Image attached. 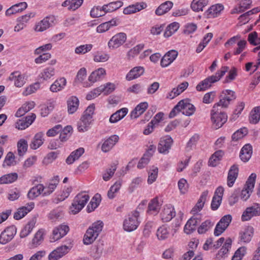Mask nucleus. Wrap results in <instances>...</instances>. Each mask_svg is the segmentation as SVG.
<instances>
[{"instance_id": "25", "label": "nucleus", "mask_w": 260, "mask_h": 260, "mask_svg": "<svg viewBox=\"0 0 260 260\" xmlns=\"http://www.w3.org/2000/svg\"><path fill=\"white\" fill-rule=\"evenodd\" d=\"M106 70L102 68L92 72L88 77V80L91 83H94L101 79H102L106 75Z\"/></svg>"}, {"instance_id": "59", "label": "nucleus", "mask_w": 260, "mask_h": 260, "mask_svg": "<svg viewBox=\"0 0 260 260\" xmlns=\"http://www.w3.org/2000/svg\"><path fill=\"white\" fill-rule=\"evenodd\" d=\"M103 86H100L96 88L93 89L92 91L89 92L86 95V99L87 100H90L94 99L99 95L102 92H103Z\"/></svg>"}, {"instance_id": "58", "label": "nucleus", "mask_w": 260, "mask_h": 260, "mask_svg": "<svg viewBox=\"0 0 260 260\" xmlns=\"http://www.w3.org/2000/svg\"><path fill=\"white\" fill-rule=\"evenodd\" d=\"M246 248L242 246L238 248L233 256L232 260H242L246 253Z\"/></svg>"}, {"instance_id": "30", "label": "nucleus", "mask_w": 260, "mask_h": 260, "mask_svg": "<svg viewBox=\"0 0 260 260\" xmlns=\"http://www.w3.org/2000/svg\"><path fill=\"white\" fill-rule=\"evenodd\" d=\"M224 9L221 4H216L211 6L206 12V15L209 18L217 17Z\"/></svg>"}, {"instance_id": "43", "label": "nucleus", "mask_w": 260, "mask_h": 260, "mask_svg": "<svg viewBox=\"0 0 260 260\" xmlns=\"http://www.w3.org/2000/svg\"><path fill=\"white\" fill-rule=\"evenodd\" d=\"M260 119V106L254 108L251 111L249 120L252 124L257 123Z\"/></svg>"}, {"instance_id": "11", "label": "nucleus", "mask_w": 260, "mask_h": 260, "mask_svg": "<svg viewBox=\"0 0 260 260\" xmlns=\"http://www.w3.org/2000/svg\"><path fill=\"white\" fill-rule=\"evenodd\" d=\"M17 229L14 225L7 227L0 235V243L6 244L10 242L16 235Z\"/></svg>"}, {"instance_id": "55", "label": "nucleus", "mask_w": 260, "mask_h": 260, "mask_svg": "<svg viewBox=\"0 0 260 260\" xmlns=\"http://www.w3.org/2000/svg\"><path fill=\"white\" fill-rule=\"evenodd\" d=\"M27 142L24 139H21L17 143L18 152L20 156H23L27 149Z\"/></svg>"}, {"instance_id": "38", "label": "nucleus", "mask_w": 260, "mask_h": 260, "mask_svg": "<svg viewBox=\"0 0 260 260\" xmlns=\"http://www.w3.org/2000/svg\"><path fill=\"white\" fill-rule=\"evenodd\" d=\"M84 152L83 148H79L73 151L66 159V162L69 164H73L76 160L78 159Z\"/></svg>"}, {"instance_id": "22", "label": "nucleus", "mask_w": 260, "mask_h": 260, "mask_svg": "<svg viewBox=\"0 0 260 260\" xmlns=\"http://www.w3.org/2000/svg\"><path fill=\"white\" fill-rule=\"evenodd\" d=\"M9 79L13 81L14 85L18 87L22 86L25 82L24 76L18 71L12 73Z\"/></svg>"}, {"instance_id": "3", "label": "nucleus", "mask_w": 260, "mask_h": 260, "mask_svg": "<svg viewBox=\"0 0 260 260\" xmlns=\"http://www.w3.org/2000/svg\"><path fill=\"white\" fill-rule=\"evenodd\" d=\"M95 107L93 104L89 105L84 112L80 120L78 123V130L80 132L87 131L92 121V115Z\"/></svg>"}, {"instance_id": "35", "label": "nucleus", "mask_w": 260, "mask_h": 260, "mask_svg": "<svg viewBox=\"0 0 260 260\" xmlns=\"http://www.w3.org/2000/svg\"><path fill=\"white\" fill-rule=\"evenodd\" d=\"M67 83L66 79L64 78H60L56 81L51 85L50 89L52 92H56L64 88Z\"/></svg>"}, {"instance_id": "8", "label": "nucleus", "mask_w": 260, "mask_h": 260, "mask_svg": "<svg viewBox=\"0 0 260 260\" xmlns=\"http://www.w3.org/2000/svg\"><path fill=\"white\" fill-rule=\"evenodd\" d=\"M256 175L252 173L248 177L245 186V188L241 191V198L243 201H246L250 197V192L254 188Z\"/></svg>"}, {"instance_id": "48", "label": "nucleus", "mask_w": 260, "mask_h": 260, "mask_svg": "<svg viewBox=\"0 0 260 260\" xmlns=\"http://www.w3.org/2000/svg\"><path fill=\"white\" fill-rule=\"evenodd\" d=\"M50 17H47L38 23L35 27V30L37 31H43L48 28L50 26L49 22Z\"/></svg>"}, {"instance_id": "40", "label": "nucleus", "mask_w": 260, "mask_h": 260, "mask_svg": "<svg viewBox=\"0 0 260 260\" xmlns=\"http://www.w3.org/2000/svg\"><path fill=\"white\" fill-rule=\"evenodd\" d=\"M116 25V20L112 19L110 21L100 24L96 28V31L99 33H103L108 30L111 27Z\"/></svg>"}, {"instance_id": "53", "label": "nucleus", "mask_w": 260, "mask_h": 260, "mask_svg": "<svg viewBox=\"0 0 260 260\" xmlns=\"http://www.w3.org/2000/svg\"><path fill=\"white\" fill-rule=\"evenodd\" d=\"M35 223L34 221L29 222L22 230L20 233L21 238H23L27 236L32 231L35 226Z\"/></svg>"}, {"instance_id": "45", "label": "nucleus", "mask_w": 260, "mask_h": 260, "mask_svg": "<svg viewBox=\"0 0 260 260\" xmlns=\"http://www.w3.org/2000/svg\"><path fill=\"white\" fill-rule=\"evenodd\" d=\"M253 235L252 228L245 229L240 233V239L241 242L248 243L251 240Z\"/></svg>"}, {"instance_id": "41", "label": "nucleus", "mask_w": 260, "mask_h": 260, "mask_svg": "<svg viewBox=\"0 0 260 260\" xmlns=\"http://www.w3.org/2000/svg\"><path fill=\"white\" fill-rule=\"evenodd\" d=\"M208 0H193L191 8L194 11H203V8L208 4Z\"/></svg>"}, {"instance_id": "20", "label": "nucleus", "mask_w": 260, "mask_h": 260, "mask_svg": "<svg viewBox=\"0 0 260 260\" xmlns=\"http://www.w3.org/2000/svg\"><path fill=\"white\" fill-rule=\"evenodd\" d=\"M160 215L163 222H168L175 216V211L172 207L166 206L164 207Z\"/></svg>"}, {"instance_id": "36", "label": "nucleus", "mask_w": 260, "mask_h": 260, "mask_svg": "<svg viewBox=\"0 0 260 260\" xmlns=\"http://www.w3.org/2000/svg\"><path fill=\"white\" fill-rule=\"evenodd\" d=\"M44 189L45 187L43 184H38L30 189L27 193V197L29 199L33 200L39 196Z\"/></svg>"}, {"instance_id": "42", "label": "nucleus", "mask_w": 260, "mask_h": 260, "mask_svg": "<svg viewBox=\"0 0 260 260\" xmlns=\"http://www.w3.org/2000/svg\"><path fill=\"white\" fill-rule=\"evenodd\" d=\"M35 106V103L33 102H28L24 104L21 108H20L15 114L16 117H21L26 113L29 111Z\"/></svg>"}, {"instance_id": "18", "label": "nucleus", "mask_w": 260, "mask_h": 260, "mask_svg": "<svg viewBox=\"0 0 260 260\" xmlns=\"http://www.w3.org/2000/svg\"><path fill=\"white\" fill-rule=\"evenodd\" d=\"M208 194V191L207 190H205L202 192L198 202L191 211V213L193 215L198 214V213L202 209L206 201Z\"/></svg>"}, {"instance_id": "6", "label": "nucleus", "mask_w": 260, "mask_h": 260, "mask_svg": "<svg viewBox=\"0 0 260 260\" xmlns=\"http://www.w3.org/2000/svg\"><path fill=\"white\" fill-rule=\"evenodd\" d=\"M139 212L135 210L128 214L127 218L123 222V229L127 232H132L135 230L139 225L138 218L139 216Z\"/></svg>"}, {"instance_id": "1", "label": "nucleus", "mask_w": 260, "mask_h": 260, "mask_svg": "<svg viewBox=\"0 0 260 260\" xmlns=\"http://www.w3.org/2000/svg\"><path fill=\"white\" fill-rule=\"evenodd\" d=\"M229 68L222 67L220 71H218L215 75H212L200 82L196 86L198 91H203L211 86L212 83L219 81L228 71Z\"/></svg>"}, {"instance_id": "7", "label": "nucleus", "mask_w": 260, "mask_h": 260, "mask_svg": "<svg viewBox=\"0 0 260 260\" xmlns=\"http://www.w3.org/2000/svg\"><path fill=\"white\" fill-rule=\"evenodd\" d=\"M236 98V95L234 91L229 89L225 90L222 92L219 102L214 105L222 108H227L230 102L235 100Z\"/></svg>"}, {"instance_id": "10", "label": "nucleus", "mask_w": 260, "mask_h": 260, "mask_svg": "<svg viewBox=\"0 0 260 260\" xmlns=\"http://www.w3.org/2000/svg\"><path fill=\"white\" fill-rule=\"evenodd\" d=\"M126 40V35L124 32H119L109 40L108 45L110 49H116L123 44Z\"/></svg>"}, {"instance_id": "12", "label": "nucleus", "mask_w": 260, "mask_h": 260, "mask_svg": "<svg viewBox=\"0 0 260 260\" xmlns=\"http://www.w3.org/2000/svg\"><path fill=\"white\" fill-rule=\"evenodd\" d=\"M201 214L193 215L187 222L184 228V232L190 234L196 230L197 224L201 221Z\"/></svg>"}, {"instance_id": "24", "label": "nucleus", "mask_w": 260, "mask_h": 260, "mask_svg": "<svg viewBox=\"0 0 260 260\" xmlns=\"http://www.w3.org/2000/svg\"><path fill=\"white\" fill-rule=\"evenodd\" d=\"M146 7V3L144 2L137 3L135 4L129 5L123 10L124 14H131L140 11Z\"/></svg>"}, {"instance_id": "60", "label": "nucleus", "mask_w": 260, "mask_h": 260, "mask_svg": "<svg viewBox=\"0 0 260 260\" xmlns=\"http://www.w3.org/2000/svg\"><path fill=\"white\" fill-rule=\"evenodd\" d=\"M158 173V168L153 166L150 171L149 172V176L148 178V183L149 184L152 183L156 179Z\"/></svg>"}, {"instance_id": "17", "label": "nucleus", "mask_w": 260, "mask_h": 260, "mask_svg": "<svg viewBox=\"0 0 260 260\" xmlns=\"http://www.w3.org/2000/svg\"><path fill=\"white\" fill-rule=\"evenodd\" d=\"M182 102L180 107L181 110L182 111L183 114L188 116L192 115L196 110L195 107L190 104L187 100H182L179 102Z\"/></svg>"}, {"instance_id": "44", "label": "nucleus", "mask_w": 260, "mask_h": 260, "mask_svg": "<svg viewBox=\"0 0 260 260\" xmlns=\"http://www.w3.org/2000/svg\"><path fill=\"white\" fill-rule=\"evenodd\" d=\"M18 178L16 173H12L3 175L0 177V184H9L15 181Z\"/></svg>"}, {"instance_id": "37", "label": "nucleus", "mask_w": 260, "mask_h": 260, "mask_svg": "<svg viewBox=\"0 0 260 260\" xmlns=\"http://www.w3.org/2000/svg\"><path fill=\"white\" fill-rule=\"evenodd\" d=\"M223 154V151L221 150L215 152L209 158V165L212 167H216L219 164Z\"/></svg>"}, {"instance_id": "62", "label": "nucleus", "mask_w": 260, "mask_h": 260, "mask_svg": "<svg viewBox=\"0 0 260 260\" xmlns=\"http://www.w3.org/2000/svg\"><path fill=\"white\" fill-rule=\"evenodd\" d=\"M237 76V70L236 68L233 67L229 72L228 75L225 77L224 83H229L234 80Z\"/></svg>"}, {"instance_id": "56", "label": "nucleus", "mask_w": 260, "mask_h": 260, "mask_svg": "<svg viewBox=\"0 0 260 260\" xmlns=\"http://www.w3.org/2000/svg\"><path fill=\"white\" fill-rule=\"evenodd\" d=\"M248 133V131L246 128L243 127L237 131L235 132L232 137L233 141H238L239 139L242 138L244 136L246 135Z\"/></svg>"}, {"instance_id": "28", "label": "nucleus", "mask_w": 260, "mask_h": 260, "mask_svg": "<svg viewBox=\"0 0 260 260\" xmlns=\"http://www.w3.org/2000/svg\"><path fill=\"white\" fill-rule=\"evenodd\" d=\"M232 243V241L231 238L226 240L222 248L216 254V258L218 260H221L228 253L229 249L231 248Z\"/></svg>"}, {"instance_id": "39", "label": "nucleus", "mask_w": 260, "mask_h": 260, "mask_svg": "<svg viewBox=\"0 0 260 260\" xmlns=\"http://www.w3.org/2000/svg\"><path fill=\"white\" fill-rule=\"evenodd\" d=\"M79 101L76 96H71L68 101V111L70 114H73L77 110Z\"/></svg>"}, {"instance_id": "32", "label": "nucleus", "mask_w": 260, "mask_h": 260, "mask_svg": "<svg viewBox=\"0 0 260 260\" xmlns=\"http://www.w3.org/2000/svg\"><path fill=\"white\" fill-rule=\"evenodd\" d=\"M128 109L126 108H122L111 115L109 122L112 123H116L122 119L127 113Z\"/></svg>"}, {"instance_id": "33", "label": "nucleus", "mask_w": 260, "mask_h": 260, "mask_svg": "<svg viewBox=\"0 0 260 260\" xmlns=\"http://www.w3.org/2000/svg\"><path fill=\"white\" fill-rule=\"evenodd\" d=\"M43 136L44 134L42 132L37 133L30 144V148L36 150L40 147L44 143V139Z\"/></svg>"}, {"instance_id": "54", "label": "nucleus", "mask_w": 260, "mask_h": 260, "mask_svg": "<svg viewBox=\"0 0 260 260\" xmlns=\"http://www.w3.org/2000/svg\"><path fill=\"white\" fill-rule=\"evenodd\" d=\"M117 169V165L113 164L111 165L110 168L107 169L106 172L103 175V179L104 180L107 181L110 179V178L114 175L116 170Z\"/></svg>"}, {"instance_id": "5", "label": "nucleus", "mask_w": 260, "mask_h": 260, "mask_svg": "<svg viewBox=\"0 0 260 260\" xmlns=\"http://www.w3.org/2000/svg\"><path fill=\"white\" fill-rule=\"evenodd\" d=\"M89 199V196L85 192L79 193L75 197L70 207L71 212L73 214L78 213L85 206Z\"/></svg>"}, {"instance_id": "27", "label": "nucleus", "mask_w": 260, "mask_h": 260, "mask_svg": "<svg viewBox=\"0 0 260 260\" xmlns=\"http://www.w3.org/2000/svg\"><path fill=\"white\" fill-rule=\"evenodd\" d=\"M148 104L147 102H142L138 105L132 111L131 116L132 118H137L142 115L147 109Z\"/></svg>"}, {"instance_id": "26", "label": "nucleus", "mask_w": 260, "mask_h": 260, "mask_svg": "<svg viewBox=\"0 0 260 260\" xmlns=\"http://www.w3.org/2000/svg\"><path fill=\"white\" fill-rule=\"evenodd\" d=\"M173 3L168 1L160 5L156 9L155 13L157 16L162 15L168 13L173 7Z\"/></svg>"}, {"instance_id": "46", "label": "nucleus", "mask_w": 260, "mask_h": 260, "mask_svg": "<svg viewBox=\"0 0 260 260\" xmlns=\"http://www.w3.org/2000/svg\"><path fill=\"white\" fill-rule=\"evenodd\" d=\"M122 5L123 3L121 1L113 2L108 4L104 5L103 8L105 9L106 13L112 12L120 8Z\"/></svg>"}, {"instance_id": "4", "label": "nucleus", "mask_w": 260, "mask_h": 260, "mask_svg": "<svg viewBox=\"0 0 260 260\" xmlns=\"http://www.w3.org/2000/svg\"><path fill=\"white\" fill-rule=\"evenodd\" d=\"M218 106L214 105L211 111V119L215 129L221 127L227 121L228 116L224 112H219Z\"/></svg>"}, {"instance_id": "61", "label": "nucleus", "mask_w": 260, "mask_h": 260, "mask_svg": "<svg viewBox=\"0 0 260 260\" xmlns=\"http://www.w3.org/2000/svg\"><path fill=\"white\" fill-rule=\"evenodd\" d=\"M144 45L143 44H140L133 49H131L127 53V56L129 58L131 57H133L135 55H137L140 53V52L144 48Z\"/></svg>"}, {"instance_id": "63", "label": "nucleus", "mask_w": 260, "mask_h": 260, "mask_svg": "<svg viewBox=\"0 0 260 260\" xmlns=\"http://www.w3.org/2000/svg\"><path fill=\"white\" fill-rule=\"evenodd\" d=\"M178 186L181 193L184 194L187 191L188 185L186 179H180L178 182Z\"/></svg>"}, {"instance_id": "57", "label": "nucleus", "mask_w": 260, "mask_h": 260, "mask_svg": "<svg viewBox=\"0 0 260 260\" xmlns=\"http://www.w3.org/2000/svg\"><path fill=\"white\" fill-rule=\"evenodd\" d=\"M93 45L92 44H86L80 45L75 48V52L76 54H85L89 51H90Z\"/></svg>"}, {"instance_id": "21", "label": "nucleus", "mask_w": 260, "mask_h": 260, "mask_svg": "<svg viewBox=\"0 0 260 260\" xmlns=\"http://www.w3.org/2000/svg\"><path fill=\"white\" fill-rule=\"evenodd\" d=\"M27 7V4L26 2H21L14 5L6 10V15L9 16L16 13L21 12L26 9Z\"/></svg>"}, {"instance_id": "31", "label": "nucleus", "mask_w": 260, "mask_h": 260, "mask_svg": "<svg viewBox=\"0 0 260 260\" xmlns=\"http://www.w3.org/2000/svg\"><path fill=\"white\" fill-rule=\"evenodd\" d=\"M252 153V146L249 144L245 145L240 151L241 159L244 162L247 161L251 157Z\"/></svg>"}, {"instance_id": "16", "label": "nucleus", "mask_w": 260, "mask_h": 260, "mask_svg": "<svg viewBox=\"0 0 260 260\" xmlns=\"http://www.w3.org/2000/svg\"><path fill=\"white\" fill-rule=\"evenodd\" d=\"M239 173L238 166L237 165H234L231 166L228 175L227 185L231 187L233 186L236 179L237 178Z\"/></svg>"}, {"instance_id": "34", "label": "nucleus", "mask_w": 260, "mask_h": 260, "mask_svg": "<svg viewBox=\"0 0 260 260\" xmlns=\"http://www.w3.org/2000/svg\"><path fill=\"white\" fill-rule=\"evenodd\" d=\"M45 234L44 229H40L35 234L31 241V246L37 247L40 245L44 240V237Z\"/></svg>"}, {"instance_id": "19", "label": "nucleus", "mask_w": 260, "mask_h": 260, "mask_svg": "<svg viewBox=\"0 0 260 260\" xmlns=\"http://www.w3.org/2000/svg\"><path fill=\"white\" fill-rule=\"evenodd\" d=\"M119 140L118 135H114L107 139L103 144L102 150L105 152L109 151Z\"/></svg>"}, {"instance_id": "2", "label": "nucleus", "mask_w": 260, "mask_h": 260, "mask_svg": "<svg viewBox=\"0 0 260 260\" xmlns=\"http://www.w3.org/2000/svg\"><path fill=\"white\" fill-rule=\"evenodd\" d=\"M103 227V223L98 221L93 223L87 230L83 238V243L86 245L92 243L98 237Z\"/></svg>"}, {"instance_id": "9", "label": "nucleus", "mask_w": 260, "mask_h": 260, "mask_svg": "<svg viewBox=\"0 0 260 260\" xmlns=\"http://www.w3.org/2000/svg\"><path fill=\"white\" fill-rule=\"evenodd\" d=\"M260 215V205L254 204L252 206L247 207L243 212L241 219L243 221H248L252 217Z\"/></svg>"}, {"instance_id": "29", "label": "nucleus", "mask_w": 260, "mask_h": 260, "mask_svg": "<svg viewBox=\"0 0 260 260\" xmlns=\"http://www.w3.org/2000/svg\"><path fill=\"white\" fill-rule=\"evenodd\" d=\"M161 204L158 202V199L156 197L150 201L148 204L147 212L150 214H157L160 209Z\"/></svg>"}, {"instance_id": "49", "label": "nucleus", "mask_w": 260, "mask_h": 260, "mask_svg": "<svg viewBox=\"0 0 260 260\" xmlns=\"http://www.w3.org/2000/svg\"><path fill=\"white\" fill-rule=\"evenodd\" d=\"M55 74V70L52 67L45 69L40 74V77L43 80H47Z\"/></svg>"}, {"instance_id": "64", "label": "nucleus", "mask_w": 260, "mask_h": 260, "mask_svg": "<svg viewBox=\"0 0 260 260\" xmlns=\"http://www.w3.org/2000/svg\"><path fill=\"white\" fill-rule=\"evenodd\" d=\"M62 131V125L57 124L53 127L49 129L46 133L48 137H54Z\"/></svg>"}, {"instance_id": "51", "label": "nucleus", "mask_w": 260, "mask_h": 260, "mask_svg": "<svg viewBox=\"0 0 260 260\" xmlns=\"http://www.w3.org/2000/svg\"><path fill=\"white\" fill-rule=\"evenodd\" d=\"M106 13L105 9L103 8V6L101 7L100 6L94 7L92 8L90 11V16L92 18H97L102 17Z\"/></svg>"}, {"instance_id": "23", "label": "nucleus", "mask_w": 260, "mask_h": 260, "mask_svg": "<svg viewBox=\"0 0 260 260\" xmlns=\"http://www.w3.org/2000/svg\"><path fill=\"white\" fill-rule=\"evenodd\" d=\"M144 68L142 67H136L133 68L126 76V79L128 81H131L133 79H136L144 73Z\"/></svg>"}, {"instance_id": "50", "label": "nucleus", "mask_w": 260, "mask_h": 260, "mask_svg": "<svg viewBox=\"0 0 260 260\" xmlns=\"http://www.w3.org/2000/svg\"><path fill=\"white\" fill-rule=\"evenodd\" d=\"M179 28V24L178 22H173L169 24L166 28L164 32L165 37H169Z\"/></svg>"}, {"instance_id": "14", "label": "nucleus", "mask_w": 260, "mask_h": 260, "mask_svg": "<svg viewBox=\"0 0 260 260\" xmlns=\"http://www.w3.org/2000/svg\"><path fill=\"white\" fill-rule=\"evenodd\" d=\"M178 56V52L175 50L168 51L162 57L160 61V66L165 68L172 63Z\"/></svg>"}, {"instance_id": "15", "label": "nucleus", "mask_w": 260, "mask_h": 260, "mask_svg": "<svg viewBox=\"0 0 260 260\" xmlns=\"http://www.w3.org/2000/svg\"><path fill=\"white\" fill-rule=\"evenodd\" d=\"M69 247L66 245H62L57 247L52 251L49 255L50 260H57L68 252Z\"/></svg>"}, {"instance_id": "52", "label": "nucleus", "mask_w": 260, "mask_h": 260, "mask_svg": "<svg viewBox=\"0 0 260 260\" xmlns=\"http://www.w3.org/2000/svg\"><path fill=\"white\" fill-rule=\"evenodd\" d=\"M213 225L214 223L210 220H206L198 228V232L200 234H205L207 231L210 229Z\"/></svg>"}, {"instance_id": "47", "label": "nucleus", "mask_w": 260, "mask_h": 260, "mask_svg": "<svg viewBox=\"0 0 260 260\" xmlns=\"http://www.w3.org/2000/svg\"><path fill=\"white\" fill-rule=\"evenodd\" d=\"M169 229L165 225L160 226L157 230L156 236L159 240H165L169 237Z\"/></svg>"}, {"instance_id": "13", "label": "nucleus", "mask_w": 260, "mask_h": 260, "mask_svg": "<svg viewBox=\"0 0 260 260\" xmlns=\"http://www.w3.org/2000/svg\"><path fill=\"white\" fill-rule=\"evenodd\" d=\"M173 142L172 138L169 136L161 138L158 145V151L160 153L167 154L171 149Z\"/></svg>"}]
</instances>
